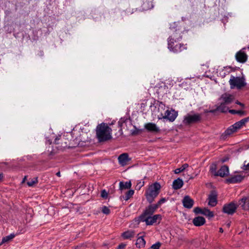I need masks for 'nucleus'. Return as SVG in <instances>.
<instances>
[{
  "mask_svg": "<svg viewBox=\"0 0 249 249\" xmlns=\"http://www.w3.org/2000/svg\"><path fill=\"white\" fill-rule=\"evenodd\" d=\"M96 136L100 142L112 139V129L106 123L98 124L96 128Z\"/></svg>",
  "mask_w": 249,
  "mask_h": 249,
  "instance_id": "obj_1",
  "label": "nucleus"
},
{
  "mask_svg": "<svg viewBox=\"0 0 249 249\" xmlns=\"http://www.w3.org/2000/svg\"><path fill=\"white\" fill-rule=\"evenodd\" d=\"M161 189L160 185L158 182H155L149 185L145 191V196L147 200L152 203L154 199L158 196Z\"/></svg>",
  "mask_w": 249,
  "mask_h": 249,
  "instance_id": "obj_2",
  "label": "nucleus"
},
{
  "mask_svg": "<svg viewBox=\"0 0 249 249\" xmlns=\"http://www.w3.org/2000/svg\"><path fill=\"white\" fill-rule=\"evenodd\" d=\"M234 99V96L232 95L226 93L222 94L219 98L220 105L217 108L218 110L221 112H225L227 111L226 108L224 105L225 104H229L231 103Z\"/></svg>",
  "mask_w": 249,
  "mask_h": 249,
  "instance_id": "obj_3",
  "label": "nucleus"
},
{
  "mask_svg": "<svg viewBox=\"0 0 249 249\" xmlns=\"http://www.w3.org/2000/svg\"><path fill=\"white\" fill-rule=\"evenodd\" d=\"M229 83L231 89L236 88L240 89L246 86V83L243 77H235L231 75L229 80Z\"/></svg>",
  "mask_w": 249,
  "mask_h": 249,
  "instance_id": "obj_4",
  "label": "nucleus"
},
{
  "mask_svg": "<svg viewBox=\"0 0 249 249\" xmlns=\"http://www.w3.org/2000/svg\"><path fill=\"white\" fill-rule=\"evenodd\" d=\"M200 119L201 116L198 114H188L184 116L183 123L185 125H189L198 122Z\"/></svg>",
  "mask_w": 249,
  "mask_h": 249,
  "instance_id": "obj_5",
  "label": "nucleus"
},
{
  "mask_svg": "<svg viewBox=\"0 0 249 249\" xmlns=\"http://www.w3.org/2000/svg\"><path fill=\"white\" fill-rule=\"evenodd\" d=\"M178 112L174 109L166 110L164 113H160V117H159V119H166L170 122H173L178 116Z\"/></svg>",
  "mask_w": 249,
  "mask_h": 249,
  "instance_id": "obj_6",
  "label": "nucleus"
},
{
  "mask_svg": "<svg viewBox=\"0 0 249 249\" xmlns=\"http://www.w3.org/2000/svg\"><path fill=\"white\" fill-rule=\"evenodd\" d=\"M141 221L145 222L147 225H151L157 222H159L161 219V215L160 214H155L152 216L141 218Z\"/></svg>",
  "mask_w": 249,
  "mask_h": 249,
  "instance_id": "obj_7",
  "label": "nucleus"
},
{
  "mask_svg": "<svg viewBox=\"0 0 249 249\" xmlns=\"http://www.w3.org/2000/svg\"><path fill=\"white\" fill-rule=\"evenodd\" d=\"M118 162L122 166H124L129 164L131 158L129 157L127 153H123L118 158Z\"/></svg>",
  "mask_w": 249,
  "mask_h": 249,
  "instance_id": "obj_8",
  "label": "nucleus"
},
{
  "mask_svg": "<svg viewBox=\"0 0 249 249\" xmlns=\"http://www.w3.org/2000/svg\"><path fill=\"white\" fill-rule=\"evenodd\" d=\"M237 207V205L233 202H231L228 204L225 205L223 207V210L225 213L232 214L235 212Z\"/></svg>",
  "mask_w": 249,
  "mask_h": 249,
  "instance_id": "obj_9",
  "label": "nucleus"
},
{
  "mask_svg": "<svg viewBox=\"0 0 249 249\" xmlns=\"http://www.w3.org/2000/svg\"><path fill=\"white\" fill-rule=\"evenodd\" d=\"M245 49H242L238 52L235 55L236 60L240 63H245L248 59V55L245 52Z\"/></svg>",
  "mask_w": 249,
  "mask_h": 249,
  "instance_id": "obj_10",
  "label": "nucleus"
},
{
  "mask_svg": "<svg viewBox=\"0 0 249 249\" xmlns=\"http://www.w3.org/2000/svg\"><path fill=\"white\" fill-rule=\"evenodd\" d=\"M144 127L148 131L152 133H158L160 130L159 127L157 126L155 124L152 123L145 124L144 125Z\"/></svg>",
  "mask_w": 249,
  "mask_h": 249,
  "instance_id": "obj_11",
  "label": "nucleus"
},
{
  "mask_svg": "<svg viewBox=\"0 0 249 249\" xmlns=\"http://www.w3.org/2000/svg\"><path fill=\"white\" fill-rule=\"evenodd\" d=\"M157 209V207L155 205H150L148 208L146 209L144 213L141 216V218L153 215V214Z\"/></svg>",
  "mask_w": 249,
  "mask_h": 249,
  "instance_id": "obj_12",
  "label": "nucleus"
},
{
  "mask_svg": "<svg viewBox=\"0 0 249 249\" xmlns=\"http://www.w3.org/2000/svg\"><path fill=\"white\" fill-rule=\"evenodd\" d=\"M208 205L214 207L217 204V195L215 192H212L209 196Z\"/></svg>",
  "mask_w": 249,
  "mask_h": 249,
  "instance_id": "obj_13",
  "label": "nucleus"
},
{
  "mask_svg": "<svg viewBox=\"0 0 249 249\" xmlns=\"http://www.w3.org/2000/svg\"><path fill=\"white\" fill-rule=\"evenodd\" d=\"M182 203L184 207L190 209L193 207L194 201L190 196H187L183 198Z\"/></svg>",
  "mask_w": 249,
  "mask_h": 249,
  "instance_id": "obj_14",
  "label": "nucleus"
},
{
  "mask_svg": "<svg viewBox=\"0 0 249 249\" xmlns=\"http://www.w3.org/2000/svg\"><path fill=\"white\" fill-rule=\"evenodd\" d=\"M239 205L245 210H249V196L247 198H243L239 200Z\"/></svg>",
  "mask_w": 249,
  "mask_h": 249,
  "instance_id": "obj_15",
  "label": "nucleus"
},
{
  "mask_svg": "<svg viewBox=\"0 0 249 249\" xmlns=\"http://www.w3.org/2000/svg\"><path fill=\"white\" fill-rule=\"evenodd\" d=\"M244 178V177L241 175H236L232 176L227 180V182L231 183H237L241 181Z\"/></svg>",
  "mask_w": 249,
  "mask_h": 249,
  "instance_id": "obj_16",
  "label": "nucleus"
},
{
  "mask_svg": "<svg viewBox=\"0 0 249 249\" xmlns=\"http://www.w3.org/2000/svg\"><path fill=\"white\" fill-rule=\"evenodd\" d=\"M229 174V168L227 166L224 165L221 167L218 172V176L221 177L227 176Z\"/></svg>",
  "mask_w": 249,
  "mask_h": 249,
  "instance_id": "obj_17",
  "label": "nucleus"
},
{
  "mask_svg": "<svg viewBox=\"0 0 249 249\" xmlns=\"http://www.w3.org/2000/svg\"><path fill=\"white\" fill-rule=\"evenodd\" d=\"M193 224L196 226H200L204 224L205 219L201 216H197L193 219Z\"/></svg>",
  "mask_w": 249,
  "mask_h": 249,
  "instance_id": "obj_18",
  "label": "nucleus"
},
{
  "mask_svg": "<svg viewBox=\"0 0 249 249\" xmlns=\"http://www.w3.org/2000/svg\"><path fill=\"white\" fill-rule=\"evenodd\" d=\"M247 122V119H243L240 121L235 123L232 125V128H234L237 131L238 129L241 128Z\"/></svg>",
  "mask_w": 249,
  "mask_h": 249,
  "instance_id": "obj_19",
  "label": "nucleus"
},
{
  "mask_svg": "<svg viewBox=\"0 0 249 249\" xmlns=\"http://www.w3.org/2000/svg\"><path fill=\"white\" fill-rule=\"evenodd\" d=\"M183 183L181 179L178 178L175 179L173 182V188L177 190L180 189L183 186Z\"/></svg>",
  "mask_w": 249,
  "mask_h": 249,
  "instance_id": "obj_20",
  "label": "nucleus"
},
{
  "mask_svg": "<svg viewBox=\"0 0 249 249\" xmlns=\"http://www.w3.org/2000/svg\"><path fill=\"white\" fill-rule=\"evenodd\" d=\"M135 235V232L133 231H128L122 233V236L124 239H131Z\"/></svg>",
  "mask_w": 249,
  "mask_h": 249,
  "instance_id": "obj_21",
  "label": "nucleus"
},
{
  "mask_svg": "<svg viewBox=\"0 0 249 249\" xmlns=\"http://www.w3.org/2000/svg\"><path fill=\"white\" fill-rule=\"evenodd\" d=\"M145 241L143 239L142 236H140L138 237L136 242V245L137 248H142L145 246Z\"/></svg>",
  "mask_w": 249,
  "mask_h": 249,
  "instance_id": "obj_22",
  "label": "nucleus"
},
{
  "mask_svg": "<svg viewBox=\"0 0 249 249\" xmlns=\"http://www.w3.org/2000/svg\"><path fill=\"white\" fill-rule=\"evenodd\" d=\"M186 49V47L185 45L179 43H176L172 51L175 53H178L184 50H185Z\"/></svg>",
  "mask_w": 249,
  "mask_h": 249,
  "instance_id": "obj_23",
  "label": "nucleus"
},
{
  "mask_svg": "<svg viewBox=\"0 0 249 249\" xmlns=\"http://www.w3.org/2000/svg\"><path fill=\"white\" fill-rule=\"evenodd\" d=\"M176 43H177V41L174 39V37L171 36L168 40V48L172 51L175 47Z\"/></svg>",
  "mask_w": 249,
  "mask_h": 249,
  "instance_id": "obj_24",
  "label": "nucleus"
},
{
  "mask_svg": "<svg viewBox=\"0 0 249 249\" xmlns=\"http://www.w3.org/2000/svg\"><path fill=\"white\" fill-rule=\"evenodd\" d=\"M15 236V235L14 233L11 234L8 236H6L3 237L2 239V241L0 243V246L5 243H7L12 239H13Z\"/></svg>",
  "mask_w": 249,
  "mask_h": 249,
  "instance_id": "obj_25",
  "label": "nucleus"
},
{
  "mask_svg": "<svg viewBox=\"0 0 249 249\" xmlns=\"http://www.w3.org/2000/svg\"><path fill=\"white\" fill-rule=\"evenodd\" d=\"M119 186L121 190L124 189H129L131 186V183L130 181L126 182L125 183L120 182L119 183Z\"/></svg>",
  "mask_w": 249,
  "mask_h": 249,
  "instance_id": "obj_26",
  "label": "nucleus"
},
{
  "mask_svg": "<svg viewBox=\"0 0 249 249\" xmlns=\"http://www.w3.org/2000/svg\"><path fill=\"white\" fill-rule=\"evenodd\" d=\"M202 214L209 217V218H212L214 215L213 212L206 208L203 209Z\"/></svg>",
  "mask_w": 249,
  "mask_h": 249,
  "instance_id": "obj_27",
  "label": "nucleus"
},
{
  "mask_svg": "<svg viewBox=\"0 0 249 249\" xmlns=\"http://www.w3.org/2000/svg\"><path fill=\"white\" fill-rule=\"evenodd\" d=\"M189 166L188 164L185 163L182 165L180 168H177L175 170L174 172L175 174H178L184 171Z\"/></svg>",
  "mask_w": 249,
  "mask_h": 249,
  "instance_id": "obj_28",
  "label": "nucleus"
},
{
  "mask_svg": "<svg viewBox=\"0 0 249 249\" xmlns=\"http://www.w3.org/2000/svg\"><path fill=\"white\" fill-rule=\"evenodd\" d=\"M236 131V130L234 128H232V125L225 131L224 135V136L225 135V136H229Z\"/></svg>",
  "mask_w": 249,
  "mask_h": 249,
  "instance_id": "obj_29",
  "label": "nucleus"
},
{
  "mask_svg": "<svg viewBox=\"0 0 249 249\" xmlns=\"http://www.w3.org/2000/svg\"><path fill=\"white\" fill-rule=\"evenodd\" d=\"M216 167L215 164H213L210 167V171L215 176H218V172H216Z\"/></svg>",
  "mask_w": 249,
  "mask_h": 249,
  "instance_id": "obj_30",
  "label": "nucleus"
},
{
  "mask_svg": "<svg viewBox=\"0 0 249 249\" xmlns=\"http://www.w3.org/2000/svg\"><path fill=\"white\" fill-rule=\"evenodd\" d=\"M37 178H34L32 179L31 180L27 182V184L29 186H33L35 184L37 183Z\"/></svg>",
  "mask_w": 249,
  "mask_h": 249,
  "instance_id": "obj_31",
  "label": "nucleus"
},
{
  "mask_svg": "<svg viewBox=\"0 0 249 249\" xmlns=\"http://www.w3.org/2000/svg\"><path fill=\"white\" fill-rule=\"evenodd\" d=\"M134 191L132 190H129L126 194L125 196V199L128 200L134 194Z\"/></svg>",
  "mask_w": 249,
  "mask_h": 249,
  "instance_id": "obj_32",
  "label": "nucleus"
},
{
  "mask_svg": "<svg viewBox=\"0 0 249 249\" xmlns=\"http://www.w3.org/2000/svg\"><path fill=\"white\" fill-rule=\"evenodd\" d=\"M102 211L106 214H108L110 213V210L106 206H104L102 208Z\"/></svg>",
  "mask_w": 249,
  "mask_h": 249,
  "instance_id": "obj_33",
  "label": "nucleus"
},
{
  "mask_svg": "<svg viewBox=\"0 0 249 249\" xmlns=\"http://www.w3.org/2000/svg\"><path fill=\"white\" fill-rule=\"evenodd\" d=\"M160 243L157 242L156 244L153 245L149 249H159L160 246Z\"/></svg>",
  "mask_w": 249,
  "mask_h": 249,
  "instance_id": "obj_34",
  "label": "nucleus"
},
{
  "mask_svg": "<svg viewBox=\"0 0 249 249\" xmlns=\"http://www.w3.org/2000/svg\"><path fill=\"white\" fill-rule=\"evenodd\" d=\"M166 201V199L165 198H162L161 199H160L159 201L157 203V204H154L155 206H156L157 207V208H159V207L162 203H164Z\"/></svg>",
  "mask_w": 249,
  "mask_h": 249,
  "instance_id": "obj_35",
  "label": "nucleus"
},
{
  "mask_svg": "<svg viewBox=\"0 0 249 249\" xmlns=\"http://www.w3.org/2000/svg\"><path fill=\"white\" fill-rule=\"evenodd\" d=\"M242 169L244 170H249V163L246 164V161H245Z\"/></svg>",
  "mask_w": 249,
  "mask_h": 249,
  "instance_id": "obj_36",
  "label": "nucleus"
},
{
  "mask_svg": "<svg viewBox=\"0 0 249 249\" xmlns=\"http://www.w3.org/2000/svg\"><path fill=\"white\" fill-rule=\"evenodd\" d=\"M203 209H200L199 207H196L194 209V211L196 213H201L202 212Z\"/></svg>",
  "mask_w": 249,
  "mask_h": 249,
  "instance_id": "obj_37",
  "label": "nucleus"
},
{
  "mask_svg": "<svg viewBox=\"0 0 249 249\" xmlns=\"http://www.w3.org/2000/svg\"><path fill=\"white\" fill-rule=\"evenodd\" d=\"M108 194L105 190L102 191L101 196L103 198H106L107 197Z\"/></svg>",
  "mask_w": 249,
  "mask_h": 249,
  "instance_id": "obj_38",
  "label": "nucleus"
},
{
  "mask_svg": "<svg viewBox=\"0 0 249 249\" xmlns=\"http://www.w3.org/2000/svg\"><path fill=\"white\" fill-rule=\"evenodd\" d=\"M144 185V181H140L139 183H137L136 185V187L140 190L141 188Z\"/></svg>",
  "mask_w": 249,
  "mask_h": 249,
  "instance_id": "obj_39",
  "label": "nucleus"
},
{
  "mask_svg": "<svg viewBox=\"0 0 249 249\" xmlns=\"http://www.w3.org/2000/svg\"><path fill=\"white\" fill-rule=\"evenodd\" d=\"M170 83L169 84V86L167 85L168 83H166V85L164 84V86L165 87H167V89L170 88L172 87L173 86V82L172 81H169Z\"/></svg>",
  "mask_w": 249,
  "mask_h": 249,
  "instance_id": "obj_40",
  "label": "nucleus"
},
{
  "mask_svg": "<svg viewBox=\"0 0 249 249\" xmlns=\"http://www.w3.org/2000/svg\"><path fill=\"white\" fill-rule=\"evenodd\" d=\"M125 244H121L117 247V249H123L125 248Z\"/></svg>",
  "mask_w": 249,
  "mask_h": 249,
  "instance_id": "obj_41",
  "label": "nucleus"
},
{
  "mask_svg": "<svg viewBox=\"0 0 249 249\" xmlns=\"http://www.w3.org/2000/svg\"><path fill=\"white\" fill-rule=\"evenodd\" d=\"M229 112L232 114H235V113H240L241 112V111H236L235 110H230L229 111Z\"/></svg>",
  "mask_w": 249,
  "mask_h": 249,
  "instance_id": "obj_42",
  "label": "nucleus"
},
{
  "mask_svg": "<svg viewBox=\"0 0 249 249\" xmlns=\"http://www.w3.org/2000/svg\"><path fill=\"white\" fill-rule=\"evenodd\" d=\"M159 109L160 110V109H164V108H165V106L164 105H163L162 103H160L159 104Z\"/></svg>",
  "mask_w": 249,
  "mask_h": 249,
  "instance_id": "obj_43",
  "label": "nucleus"
},
{
  "mask_svg": "<svg viewBox=\"0 0 249 249\" xmlns=\"http://www.w3.org/2000/svg\"><path fill=\"white\" fill-rule=\"evenodd\" d=\"M3 178V174L0 173V181Z\"/></svg>",
  "mask_w": 249,
  "mask_h": 249,
  "instance_id": "obj_44",
  "label": "nucleus"
},
{
  "mask_svg": "<svg viewBox=\"0 0 249 249\" xmlns=\"http://www.w3.org/2000/svg\"><path fill=\"white\" fill-rule=\"evenodd\" d=\"M236 104L240 105L241 106H243V105L238 101L236 102Z\"/></svg>",
  "mask_w": 249,
  "mask_h": 249,
  "instance_id": "obj_45",
  "label": "nucleus"
},
{
  "mask_svg": "<svg viewBox=\"0 0 249 249\" xmlns=\"http://www.w3.org/2000/svg\"><path fill=\"white\" fill-rule=\"evenodd\" d=\"M27 179V177H25L23 179V180H22V182H24L25 181V180H26Z\"/></svg>",
  "mask_w": 249,
  "mask_h": 249,
  "instance_id": "obj_46",
  "label": "nucleus"
},
{
  "mask_svg": "<svg viewBox=\"0 0 249 249\" xmlns=\"http://www.w3.org/2000/svg\"><path fill=\"white\" fill-rule=\"evenodd\" d=\"M227 160H228V159H222L221 160V161L222 162H225L226 161H227Z\"/></svg>",
  "mask_w": 249,
  "mask_h": 249,
  "instance_id": "obj_47",
  "label": "nucleus"
},
{
  "mask_svg": "<svg viewBox=\"0 0 249 249\" xmlns=\"http://www.w3.org/2000/svg\"><path fill=\"white\" fill-rule=\"evenodd\" d=\"M219 231L221 233L223 232V230L222 229V228H220L219 229Z\"/></svg>",
  "mask_w": 249,
  "mask_h": 249,
  "instance_id": "obj_48",
  "label": "nucleus"
},
{
  "mask_svg": "<svg viewBox=\"0 0 249 249\" xmlns=\"http://www.w3.org/2000/svg\"><path fill=\"white\" fill-rule=\"evenodd\" d=\"M56 175L58 177H60V172H57L56 173Z\"/></svg>",
  "mask_w": 249,
  "mask_h": 249,
  "instance_id": "obj_49",
  "label": "nucleus"
},
{
  "mask_svg": "<svg viewBox=\"0 0 249 249\" xmlns=\"http://www.w3.org/2000/svg\"><path fill=\"white\" fill-rule=\"evenodd\" d=\"M193 178L192 177H190L189 178V179H191V178Z\"/></svg>",
  "mask_w": 249,
  "mask_h": 249,
  "instance_id": "obj_50",
  "label": "nucleus"
}]
</instances>
